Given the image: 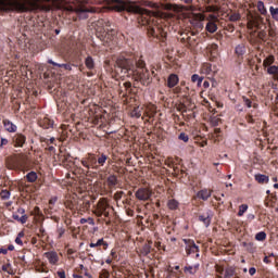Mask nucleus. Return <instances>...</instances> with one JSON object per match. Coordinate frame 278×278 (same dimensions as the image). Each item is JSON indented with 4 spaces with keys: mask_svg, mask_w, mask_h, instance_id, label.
<instances>
[{
    "mask_svg": "<svg viewBox=\"0 0 278 278\" xmlns=\"http://www.w3.org/2000/svg\"><path fill=\"white\" fill-rule=\"evenodd\" d=\"M106 5L109 10H114V12H129L130 14H140V16H159L157 12L140 8L131 0H108Z\"/></svg>",
    "mask_w": 278,
    "mask_h": 278,
    "instance_id": "f03ea898",
    "label": "nucleus"
},
{
    "mask_svg": "<svg viewBox=\"0 0 278 278\" xmlns=\"http://www.w3.org/2000/svg\"><path fill=\"white\" fill-rule=\"evenodd\" d=\"M138 201H149L153 197V189L151 187H141L135 192Z\"/></svg>",
    "mask_w": 278,
    "mask_h": 278,
    "instance_id": "6e6552de",
    "label": "nucleus"
},
{
    "mask_svg": "<svg viewBox=\"0 0 278 278\" xmlns=\"http://www.w3.org/2000/svg\"><path fill=\"white\" fill-rule=\"evenodd\" d=\"M5 131L9 134H16V130L18 127L14 123H12L10 119H3L2 121Z\"/></svg>",
    "mask_w": 278,
    "mask_h": 278,
    "instance_id": "ddd939ff",
    "label": "nucleus"
},
{
    "mask_svg": "<svg viewBox=\"0 0 278 278\" xmlns=\"http://www.w3.org/2000/svg\"><path fill=\"white\" fill-rule=\"evenodd\" d=\"M98 25H104L105 27H110L111 23H110V21L99 20Z\"/></svg>",
    "mask_w": 278,
    "mask_h": 278,
    "instance_id": "5fc2aeb1",
    "label": "nucleus"
},
{
    "mask_svg": "<svg viewBox=\"0 0 278 278\" xmlns=\"http://www.w3.org/2000/svg\"><path fill=\"white\" fill-rule=\"evenodd\" d=\"M40 127L43 129H50V127H53V123L51 119L45 117L41 122H39Z\"/></svg>",
    "mask_w": 278,
    "mask_h": 278,
    "instance_id": "a878e982",
    "label": "nucleus"
},
{
    "mask_svg": "<svg viewBox=\"0 0 278 278\" xmlns=\"http://www.w3.org/2000/svg\"><path fill=\"white\" fill-rule=\"evenodd\" d=\"M199 220L207 227L212 223V214L210 212L203 213L202 215H199Z\"/></svg>",
    "mask_w": 278,
    "mask_h": 278,
    "instance_id": "a211bd4d",
    "label": "nucleus"
},
{
    "mask_svg": "<svg viewBox=\"0 0 278 278\" xmlns=\"http://www.w3.org/2000/svg\"><path fill=\"white\" fill-rule=\"evenodd\" d=\"M179 84V76L177 74H170L167 77V88H175Z\"/></svg>",
    "mask_w": 278,
    "mask_h": 278,
    "instance_id": "f3484780",
    "label": "nucleus"
},
{
    "mask_svg": "<svg viewBox=\"0 0 278 278\" xmlns=\"http://www.w3.org/2000/svg\"><path fill=\"white\" fill-rule=\"evenodd\" d=\"M109 160H110V156H108V154L101 153L97 159V164L99 168H101V166H105V162H108Z\"/></svg>",
    "mask_w": 278,
    "mask_h": 278,
    "instance_id": "4be33fe9",
    "label": "nucleus"
},
{
    "mask_svg": "<svg viewBox=\"0 0 278 278\" xmlns=\"http://www.w3.org/2000/svg\"><path fill=\"white\" fill-rule=\"evenodd\" d=\"M218 29V25H216V23L214 22H208L206 24V31H208L210 34H214L216 33Z\"/></svg>",
    "mask_w": 278,
    "mask_h": 278,
    "instance_id": "c85d7f7f",
    "label": "nucleus"
},
{
    "mask_svg": "<svg viewBox=\"0 0 278 278\" xmlns=\"http://www.w3.org/2000/svg\"><path fill=\"white\" fill-rule=\"evenodd\" d=\"M148 35L156 38V40H161L162 42H164L166 40L167 33L160 25H149Z\"/></svg>",
    "mask_w": 278,
    "mask_h": 278,
    "instance_id": "423d86ee",
    "label": "nucleus"
},
{
    "mask_svg": "<svg viewBox=\"0 0 278 278\" xmlns=\"http://www.w3.org/2000/svg\"><path fill=\"white\" fill-rule=\"evenodd\" d=\"M5 166L9 170H14V168L18 166V163L16 162V157L14 156V154L5 159Z\"/></svg>",
    "mask_w": 278,
    "mask_h": 278,
    "instance_id": "2eb2a0df",
    "label": "nucleus"
},
{
    "mask_svg": "<svg viewBox=\"0 0 278 278\" xmlns=\"http://www.w3.org/2000/svg\"><path fill=\"white\" fill-rule=\"evenodd\" d=\"M197 270H199V265H195V266H188V267H185V273H189V275H194L197 274Z\"/></svg>",
    "mask_w": 278,
    "mask_h": 278,
    "instance_id": "e433bc0d",
    "label": "nucleus"
},
{
    "mask_svg": "<svg viewBox=\"0 0 278 278\" xmlns=\"http://www.w3.org/2000/svg\"><path fill=\"white\" fill-rule=\"evenodd\" d=\"M85 66L88 71H92V68H94V59H92V56H87L85 60Z\"/></svg>",
    "mask_w": 278,
    "mask_h": 278,
    "instance_id": "c756f323",
    "label": "nucleus"
},
{
    "mask_svg": "<svg viewBox=\"0 0 278 278\" xmlns=\"http://www.w3.org/2000/svg\"><path fill=\"white\" fill-rule=\"evenodd\" d=\"M274 63H275V56H274V55H269V56H267V58L264 60L263 66H265V68H266V67L270 66V65L274 64Z\"/></svg>",
    "mask_w": 278,
    "mask_h": 278,
    "instance_id": "72a5a7b5",
    "label": "nucleus"
},
{
    "mask_svg": "<svg viewBox=\"0 0 278 278\" xmlns=\"http://www.w3.org/2000/svg\"><path fill=\"white\" fill-rule=\"evenodd\" d=\"M58 277L60 278H66V273L64 270H60L56 273Z\"/></svg>",
    "mask_w": 278,
    "mask_h": 278,
    "instance_id": "680f3d73",
    "label": "nucleus"
},
{
    "mask_svg": "<svg viewBox=\"0 0 278 278\" xmlns=\"http://www.w3.org/2000/svg\"><path fill=\"white\" fill-rule=\"evenodd\" d=\"M257 10L261 14L266 15V7L264 5V3L262 1L257 2Z\"/></svg>",
    "mask_w": 278,
    "mask_h": 278,
    "instance_id": "37998d69",
    "label": "nucleus"
},
{
    "mask_svg": "<svg viewBox=\"0 0 278 278\" xmlns=\"http://www.w3.org/2000/svg\"><path fill=\"white\" fill-rule=\"evenodd\" d=\"M179 140H182V142H188V140H190V137H188V134L186 132H180V135L178 136Z\"/></svg>",
    "mask_w": 278,
    "mask_h": 278,
    "instance_id": "09e8293b",
    "label": "nucleus"
},
{
    "mask_svg": "<svg viewBox=\"0 0 278 278\" xmlns=\"http://www.w3.org/2000/svg\"><path fill=\"white\" fill-rule=\"evenodd\" d=\"M151 244L152 242L149 241L142 247V250H141L142 255H149V253H151Z\"/></svg>",
    "mask_w": 278,
    "mask_h": 278,
    "instance_id": "473e14b6",
    "label": "nucleus"
},
{
    "mask_svg": "<svg viewBox=\"0 0 278 278\" xmlns=\"http://www.w3.org/2000/svg\"><path fill=\"white\" fill-rule=\"evenodd\" d=\"M93 214L97 216H110V213L106 210H96L93 211Z\"/></svg>",
    "mask_w": 278,
    "mask_h": 278,
    "instance_id": "49530a36",
    "label": "nucleus"
},
{
    "mask_svg": "<svg viewBox=\"0 0 278 278\" xmlns=\"http://www.w3.org/2000/svg\"><path fill=\"white\" fill-rule=\"evenodd\" d=\"M81 165L87 168V170H99V164L97 163V155L89 153L81 161Z\"/></svg>",
    "mask_w": 278,
    "mask_h": 278,
    "instance_id": "0eeeda50",
    "label": "nucleus"
},
{
    "mask_svg": "<svg viewBox=\"0 0 278 278\" xmlns=\"http://www.w3.org/2000/svg\"><path fill=\"white\" fill-rule=\"evenodd\" d=\"M242 99H243V103H244V105L247 106V108H252V105H253V102L251 101V99H249V98H247V97H242Z\"/></svg>",
    "mask_w": 278,
    "mask_h": 278,
    "instance_id": "3c124183",
    "label": "nucleus"
},
{
    "mask_svg": "<svg viewBox=\"0 0 278 278\" xmlns=\"http://www.w3.org/2000/svg\"><path fill=\"white\" fill-rule=\"evenodd\" d=\"M27 140V137H25V135L23 134H16L14 137H13V147L15 148H23V146L25 144Z\"/></svg>",
    "mask_w": 278,
    "mask_h": 278,
    "instance_id": "9b49d317",
    "label": "nucleus"
},
{
    "mask_svg": "<svg viewBox=\"0 0 278 278\" xmlns=\"http://www.w3.org/2000/svg\"><path fill=\"white\" fill-rule=\"evenodd\" d=\"M247 121H248V123H251V124L255 123V119H253V115H249L247 117Z\"/></svg>",
    "mask_w": 278,
    "mask_h": 278,
    "instance_id": "338daca9",
    "label": "nucleus"
},
{
    "mask_svg": "<svg viewBox=\"0 0 278 278\" xmlns=\"http://www.w3.org/2000/svg\"><path fill=\"white\" fill-rule=\"evenodd\" d=\"M124 87L126 88V90H129V88H131V83L130 81L124 83Z\"/></svg>",
    "mask_w": 278,
    "mask_h": 278,
    "instance_id": "774afa93",
    "label": "nucleus"
},
{
    "mask_svg": "<svg viewBox=\"0 0 278 278\" xmlns=\"http://www.w3.org/2000/svg\"><path fill=\"white\" fill-rule=\"evenodd\" d=\"M8 139L5 138H1V142H0V149H3V147H5V144H8Z\"/></svg>",
    "mask_w": 278,
    "mask_h": 278,
    "instance_id": "13d9d810",
    "label": "nucleus"
},
{
    "mask_svg": "<svg viewBox=\"0 0 278 278\" xmlns=\"http://www.w3.org/2000/svg\"><path fill=\"white\" fill-rule=\"evenodd\" d=\"M100 278H110V271L103 269V270L100 273Z\"/></svg>",
    "mask_w": 278,
    "mask_h": 278,
    "instance_id": "6e6d98bb",
    "label": "nucleus"
},
{
    "mask_svg": "<svg viewBox=\"0 0 278 278\" xmlns=\"http://www.w3.org/2000/svg\"><path fill=\"white\" fill-rule=\"evenodd\" d=\"M249 273H250V275L253 277V275H255V273H257V269H255V267H251V268L249 269Z\"/></svg>",
    "mask_w": 278,
    "mask_h": 278,
    "instance_id": "0e129e2a",
    "label": "nucleus"
},
{
    "mask_svg": "<svg viewBox=\"0 0 278 278\" xmlns=\"http://www.w3.org/2000/svg\"><path fill=\"white\" fill-rule=\"evenodd\" d=\"M155 114H157V111H155V106H151L146 111V116H148V118H155Z\"/></svg>",
    "mask_w": 278,
    "mask_h": 278,
    "instance_id": "2f4dec72",
    "label": "nucleus"
},
{
    "mask_svg": "<svg viewBox=\"0 0 278 278\" xmlns=\"http://www.w3.org/2000/svg\"><path fill=\"white\" fill-rule=\"evenodd\" d=\"M206 21H210V22H212V21H218V17H217L216 15H214V14H211V15H208V17L206 18Z\"/></svg>",
    "mask_w": 278,
    "mask_h": 278,
    "instance_id": "052dcab7",
    "label": "nucleus"
},
{
    "mask_svg": "<svg viewBox=\"0 0 278 278\" xmlns=\"http://www.w3.org/2000/svg\"><path fill=\"white\" fill-rule=\"evenodd\" d=\"M135 64L136 62L134 61V59H127L125 56L117 58L115 62V66L119 68L122 73V77H130L129 72L135 71L134 70Z\"/></svg>",
    "mask_w": 278,
    "mask_h": 278,
    "instance_id": "7ed1b4c3",
    "label": "nucleus"
},
{
    "mask_svg": "<svg viewBox=\"0 0 278 278\" xmlns=\"http://www.w3.org/2000/svg\"><path fill=\"white\" fill-rule=\"evenodd\" d=\"M26 179H27V181H29V184H34V181H36V179H38V174H36V172H29L26 175Z\"/></svg>",
    "mask_w": 278,
    "mask_h": 278,
    "instance_id": "7c9ffc66",
    "label": "nucleus"
},
{
    "mask_svg": "<svg viewBox=\"0 0 278 278\" xmlns=\"http://www.w3.org/2000/svg\"><path fill=\"white\" fill-rule=\"evenodd\" d=\"M254 178L257 184H268V181H270V178L264 174H256Z\"/></svg>",
    "mask_w": 278,
    "mask_h": 278,
    "instance_id": "5701e85b",
    "label": "nucleus"
},
{
    "mask_svg": "<svg viewBox=\"0 0 278 278\" xmlns=\"http://www.w3.org/2000/svg\"><path fill=\"white\" fill-rule=\"evenodd\" d=\"M136 67H137V71H144L147 70V63H144V61L142 60H139L136 62Z\"/></svg>",
    "mask_w": 278,
    "mask_h": 278,
    "instance_id": "a19ab883",
    "label": "nucleus"
},
{
    "mask_svg": "<svg viewBox=\"0 0 278 278\" xmlns=\"http://www.w3.org/2000/svg\"><path fill=\"white\" fill-rule=\"evenodd\" d=\"M204 12H220V7L218 5H206Z\"/></svg>",
    "mask_w": 278,
    "mask_h": 278,
    "instance_id": "58836bf2",
    "label": "nucleus"
},
{
    "mask_svg": "<svg viewBox=\"0 0 278 278\" xmlns=\"http://www.w3.org/2000/svg\"><path fill=\"white\" fill-rule=\"evenodd\" d=\"M207 51L208 53H211V55L213 58H216V55H218V45L216 43H211L208 47H207Z\"/></svg>",
    "mask_w": 278,
    "mask_h": 278,
    "instance_id": "b1692460",
    "label": "nucleus"
},
{
    "mask_svg": "<svg viewBox=\"0 0 278 278\" xmlns=\"http://www.w3.org/2000/svg\"><path fill=\"white\" fill-rule=\"evenodd\" d=\"M240 18H241L240 13H232L229 15V21H231V23H236L240 21Z\"/></svg>",
    "mask_w": 278,
    "mask_h": 278,
    "instance_id": "c03bdc74",
    "label": "nucleus"
},
{
    "mask_svg": "<svg viewBox=\"0 0 278 278\" xmlns=\"http://www.w3.org/2000/svg\"><path fill=\"white\" fill-rule=\"evenodd\" d=\"M130 116L132 118H140V116H142V113H140V106L135 108L131 112H130Z\"/></svg>",
    "mask_w": 278,
    "mask_h": 278,
    "instance_id": "c9c22d12",
    "label": "nucleus"
},
{
    "mask_svg": "<svg viewBox=\"0 0 278 278\" xmlns=\"http://www.w3.org/2000/svg\"><path fill=\"white\" fill-rule=\"evenodd\" d=\"M269 12H270L271 18L278 22V8L270 7Z\"/></svg>",
    "mask_w": 278,
    "mask_h": 278,
    "instance_id": "4c0bfd02",
    "label": "nucleus"
},
{
    "mask_svg": "<svg viewBox=\"0 0 278 278\" xmlns=\"http://www.w3.org/2000/svg\"><path fill=\"white\" fill-rule=\"evenodd\" d=\"M267 73H269V75H276L278 77V66H270L269 68H267Z\"/></svg>",
    "mask_w": 278,
    "mask_h": 278,
    "instance_id": "de8ad7c7",
    "label": "nucleus"
},
{
    "mask_svg": "<svg viewBox=\"0 0 278 278\" xmlns=\"http://www.w3.org/2000/svg\"><path fill=\"white\" fill-rule=\"evenodd\" d=\"M22 216H18L16 214H13L14 220H17L18 223H22V225H25L27 223V215L25 214V211L22 212Z\"/></svg>",
    "mask_w": 278,
    "mask_h": 278,
    "instance_id": "bb28decb",
    "label": "nucleus"
},
{
    "mask_svg": "<svg viewBox=\"0 0 278 278\" xmlns=\"http://www.w3.org/2000/svg\"><path fill=\"white\" fill-rule=\"evenodd\" d=\"M96 12H97V8H90V9L87 8V11H85V13H90V14H96Z\"/></svg>",
    "mask_w": 278,
    "mask_h": 278,
    "instance_id": "e2e57ef3",
    "label": "nucleus"
},
{
    "mask_svg": "<svg viewBox=\"0 0 278 278\" xmlns=\"http://www.w3.org/2000/svg\"><path fill=\"white\" fill-rule=\"evenodd\" d=\"M52 3L56 10H63L66 14L75 12L76 14H86L87 9L84 3H78L75 8L71 4V0H0V12H50Z\"/></svg>",
    "mask_w": 278,
    "mask_h": 278,
    "instance_id": "f257e3e1",
    "label": "nucleus"
},
{
    "mask_svg": "<svg viewBox=\"0 0 278 278\" xmlns=\"http://www.w3.org/2000/svg\"><path fill=\"white\" fill-rule=\"evenodd\" d=\"M201 73L203 75H212V64L204 63L201 68Z\"/></svg>",
    "mask_w": 278,
    "mask_h": 278,
    "instance_id": "cd10ccee",
    "label": "nucleus"
},
{
    "mask_svg": "<svg viewBox=\"0 0 278 278\" xmlns=\"http://www.w3.org/2000/svg\"><path fill=\"white\" fill-rule=\"evenodd\" d=\"M148 8H152L153 10H157L160 5L155 2H147L146 4Z\"/></svg>",
    "mask_w": 278,
    "mask_h": 278,
    "instance_id": "864d4df0",
    "label": "nucleus"
},
{
    "mask_svg": "<svg viewBox=\"0 0 278 278\" xmlns=\"http://www.w3.org/2000/svg\"><path fill=\"white\" fill-rule=\"evenodd\" d=\"M193 21H205V15L203 13H191Z\"/></svg>",
    "mask_w": 278,
    "mask_h": 278,
    "instance_id": "ea45409f",
    "label": "nucleus"
},
{
    "mask_svg": "<svg viewBox=\"0 0 278 278\" xmlns=\"http://www.w3.org/2000/svg\"><path fill=\"white\" fill-rule=\"evenodd\" d=\"M255 240H258V242H263V240H266V232L264 231L257 232L255 236Z\"/></svg>",
    "mask_w": 278,
    "mask_h": 278,
    "instance_id": "a18cd8bd",
    "label": "nucleus"
},
{
    "mask_svg": "<svg viewBox=\"0 0 278 278\" xmlns=\"http://www.w3.org/2000/svg\"><path fill=\"white\" fill-rule=\"evenodd\" d=\"M165 10H170L172 12H197V7L166 3Z\"/></svg>",
    "mask_w": 278,
    "mask_h": 278,
    "instance_id": "1a4fd4ad",
    "label": "nucleus"
},
{
    "mask_svg": "<svg viewBox=\"0 0 278 278\" xmlns=\"http://www.w3.org/2000/svg\"><path fill=\"white\" fill-rule=\"evenodd\" d=\"M123 194H125V192L117 191L114 195L115 201H121V199H123Z\"/></svg>",
    "mask_w": 278,
    "mask_h": 278,
    "instance_id": "603ef678",
    "label": "nucleus"
},
{
    "mask_svg": "<svg viewBox=\"0 0 278 278\" xmlns=\"http://www.w3.org/2000/svg\"><path fill=\"white\" fill-rule=\"evenodd\" d=\"M0 197H1V199H3V200L10 199V191H9V190H2V191L0 192Z\"/></svg>",
    "mask_w": 278,
    "mask_h": 278,
    "instance_id": "8fccbe9b",
    "label": "nucleus"
},
{
    "mask_svg": "<svg viewBox=\"0 0 278 278\" xmlns=\"http://www.w3.org/2000/svg\"><path fill=\"white\" fill-rule=\"evenodd\" d=\"M45 257H47L49 263L53 265L58 264V262L60 261V257L58 256V252L55 251L46 252Z\"/></svg>",
    "mask_w": 278,
    "mask_h": 278,
    "instance_id": "dca6fc26",
    "label": "nucleus"
},
{
    "mask_svg": "<svg viewBox=\"0 0 278 278\" xmlns=\"http://www.w3.org/2000/svg\"><path fill=\"white\" fill-rule=\"evenodd\" d=\"M135 81H140L142 86H149L153 79L149 74V70H135L132 71Z\"/></svg>",
    "mask_w": 278,
    "mask_h": 278,
    "instance_id": "20e7f679",
    "label": "nucleus"
},
{
    "mask_svg": "<svg viewBox=\"0 0 278 278\" xmlns=\"http://www.w3.org/2000/svg\"><path fill=\"white\" fill-rule=\"evenodd\" d=\"M264 23V18L260 15H252L248 22L249 29H260Z\"/></svg>",
    "mask_w": 278,
    "mask_h": 278,
    "instance_id": "9d476101",
    "label": "nucleus"
},
{
    "mask_svg": "<svg viewBox=\"0 0 278 278\" xmlns=\"http://www.w3.org/2000/svg\"><path fill=\"white\" fill-rule=\"evenodd\" d=\"M56 231L59 233V238H62V236H64V233H66V229H64V227L58 228Z\"/></svg>",
    "mask_w": 278,
    "mask_h": 278,
    "instance_id": "4d7b16f0",
    "label": "nucleus"
},
{
    "mask_svg": "<svg viewBox=\"0 0 278 278\" xmlns=\"http://www.w3.org/2000/svg\"><path fill=\"white\" fill-rule=\"evenodd\" d=\"M177 110H178V112H187L186 105H184V104H179L177 106Z\"/></svg>",
    "mask_w": 278,
    "mask_h": 278,
    "instance_id": "bf43d9fd",
    "label": "nucleus"
},
{
    "mask_svg": "<svg viewBox=\"0 0 278 278\" xmlns=\"http://www.w3.org/2000/svg\"><path fill=\"white\" fill-rule=\"evenodd\" d=\"M191 81L193 84H198V86H201V84H203V77L199 76L198 74H193L191 76Z\"/></svg>",
    "mask_w": 278,
    "mask_h": 278,
    "instance_id": "f704fd0d",
    "label": "nucleus"
},
{
    "mask_svg": "<svg viewBox=\"0 0 278 278\" xmlns=\"http://www.w3.org/2000/svg\"><path fill=\"white\" fill-rule=\"evenodd\" d=\"M235 53L236 55H238V58H242L244 56V53H247V46H244V43H240L236 47L235 49Z\"/></svg>",
    "mask_w": 278,
    "mask_h": 278,
    "instance_id": "412c9836",
    "label": "nucleus"
},
{
    "mask_svg": "<svg viewBox=\"0 0 278 278\" xmlns=\"http://www.w3.org/2000/svg\"><path fill=\"white\" fill-rule=\"evenodd\" d=\"M185 242H186V244H188L186 247L187 255H192V253H199V247H197V243H194V241L185 239Z\"/></svg>",
    "mask_w": 278,
    "mask_h": 278,
    "instance_id": "f8f14e48",
    "label": "nucleus"
},
{
    "mask_svg": "<svg viewBox=\"0 0 278 278\" xmlns=\"http://www.w3.org/2000/svg\"><path fill=\"white\" fill-rule=\"evenodd\" d=\"M180 36V42L188 47V49H192L199 45V41H197V34L194 31L181 33Z\"/></svg>",
    "mask_w": 278,
    "mask_h": 278,
    "instance_id": "39448f33",
    "label": "nucleus"
},
{
    "mask_svg": "<svg viewBox=\"0 0 278 278\" xmlns=\"http://www.w3.org/2000/svg\"><path fill=\"white\" fill-rule=\"evenodd\" d=\"M167 205L169 210H177V207H179V202H177V200H169Z\"/></svg>",
    "mask_w": 278,
    "mask_h": 278,
    "instance_id": "79ce46f5",
    "label": "nucleus"
},
{
    "mask_svg": "<svg viewBox=\"0 0 278 278\" xmlns=\"http://www.w3.org/2000/svg\"><path fill=\"white\" fill-rule=\"evenodd\" d=\"M15 243L18 244L20 247H23V240H21L20 237H16Z\"/></svg>",
    "mask_w": 278,
    "mask_h": 278,
    "instance_id": "69168bd1",
    "label": "nucleus"
},
{
    "mask_svg": "<svg viewBox=\"0 0 278 278\" xmlns=\"http://www.w3.org/2000/svg\"><path fill=\"white\" fill-rule=\"evenodd\" d=\"M14 156L17 162V166H25V164H27V160H28L27 154L20 153V154H14Z\"/></svg>",
    "mask_w": 278,
    "mask_h": 278,
    "instance_id": "aec40b11",
    "label": "nucleus"
},
{
    "mask_svg": "<svg viewBox=\"0 0 278 278\" xmlns=\"http://www.w3.org/2000/svg\"><path fill=\"white\" fill-rule=\"evenodd\" d=\"M48 64H52V66H58L59 68H64L65 71H73V67L70 64H59L53 60H49Z\"/></svg>",
    "mask_w": 278,
    "mask_h": 278,
    "instance_id": "393cba45",
    "label": "nucleus"
},
{
    "mask_svg": "<svg viewBox=\"0 0 278 278\" xmlns=\"http://www.w3.org/2000/svg\"><path fill=\"white\" fill-rule=\"evenodd\" d=\"M106 184L110 190L116 188V186H118V177H116V175H110L106 179Z\"/></svg>",
    "mask_w": 278,
    "mask_h": 278,
    "instance_id": "6ab92c4d",
    "label": "nucleus"
},
{
    "mask_svg": "<svg viewBox=\"0 0 278 278\" xmlns=\"http://www.w3.org/2000/svg\"><path fill=\"white\" fill-rule=\"evenodd\" d=\"M197 199H200L201 201H207L210 197H212V189H202L198 191Z\"/></svg>",
    "mask_w": 278,
    "mask_h": 278,
    "instance_id": "4468645a",
    "label": "nucleus"
}]
</instances>
